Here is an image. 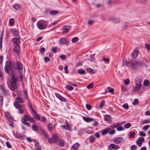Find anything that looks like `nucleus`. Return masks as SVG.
<instances>
[{"instance_id":"obj_1","label":"nucleus","mask_w":150,"mask_h":150,"mask_svg":"<svg viewBox=\"0 0 150 150\" xmlns=\"http://www.w3.org/2000/svg\"><path fill=\"white\" fill-rule=\"evenodd\" d=\"M47 23L43 21H39L37 23L38 28L40 30L45 29L47 27Z\"/></svg>"},{"instance_id":"obj_2","label":"nucleus","mask_w":150,"mask_h":150,"mask_svg":"<svg viewBox=\"0 0 150 150\" xmlns=\"http://www.w3.org/2000/svg\"><path fill=\"white\" fill-rule=\"evenodd\" d=\"M136 86L133 88V91L136 92L140 90L142 86V83L141 79H138L136 81Z\"/></svg>"},{"instance_id":"obj_3","label":"nucleus","mask_w":150,"mask_h":150,"mask_svg":"<svg viewBox=\"0 0 150 150\" xmlns=\"http://www.w3.org/2000/svg\"><path fill=\"white\" fill-rule=\"evenodd\" d=\"M60 140V138L57 135H54L51 138L48 139L50 143L52 144L55 142H58Z\"/></svg>"},{"instance_id":"obj_4","label":"nucleus","mask_w":150,"mask_h":150,"mask_svg":"<svg viewBox=\"0 0 150 150\" xmlns=\"http://www.w3.org/2000/svg\"><path fill=\"white\" fill-rule=\"evenodd\" d=\"M14 105L16 108L18 110V112L20 114L23 113V108L22 106L17 103H14Z\"/></svg>"},{"instance_id":"obj_5","label":"nucleus","mask_w":150,"mask_h":150,"mask_svg":"<svg viewBox=\"0 0 150 150\" xmlns=\"http://www.w3.org/2000/svg\"><path fill=\"white\" fill-rule=\"evenodd\" d=\"M11 61L8 60L6 62L5 66V70L7 74L8 73L9 70L11 68Z\"/></svg>"},{"instance_id":"obj_6","label":"nucleus","mask_w":150,"mask_h":150,"mask_svg":"<svg viewBox=\"0 0 150 150\" xmlns=\"http://www.w3.org/2000/svg\"><path fill=\"white\" fill-rule=\"evenodd\" d=\"M8 85L9 88L12 91H14L17 88L16 84H13L10 83H8Z\"/></svg>"},{"instance_id":"obj_7","label":"nucleus","mask_w":150,"mask_h":150,"mask_svg":"<svg viewBox=\"0 0 150 150\" xmlns=\"http://www.w3.org/2000/svg\"><path fill=\"white\" fill-rule=\"evenodd\" d=\"M12 42L15 44L14 45H19L20 43V39L17 38H14L12 39Z\"/></svg>"},{"instance_id":"obj_8","label":"nucleus","mask_w":150,"mask_h":150,"mask_svg":"<svg viewBox=\"0 0 150 150\" xmlns=\"http://www.w3.org/2000/svg\"><path fill=\"white\" fill-rule=\"evenodd\" d=\"M144 141V138L142 137H140L136 141V143L139 147H140L142 145V143Z\"/></svg>"},{"instance_id":"obj_9","label":"nucleus","mask_w":150,"mask_h":150,"mask_svg":"<svg viewBox=\"0 0 150 150\" xmlns=\"http://www.w3.org/2000/svg\"><path fill=\"white\" fill-rule=\"evenodd\" d=\"M14 47L13 49L14 51L18 55H19L21 51V48L19 45H14Z\"/></svg>"},{"instance_id":"obj_10","label":"nucleus","mask_w":150,"mask_h":150,"mask_svg":"<svg viewBox=\"0 0 150 150\" xmlns=\"http://www.w3.org/2000/svg\"><path fill=\"white\" fill-rule=\"evenodd\" d=\"M55 94L56 96L61 101L64 102H66L67 101L66 99L64 97L61 96L59 94L55 93Z\"/></svg>"},{"instance_id":"obj_11","label":"nucleus","mask_w":150,"mask_h":150,"mask_svg":"<svg viewBox=\"0 0 150 150\" xmlns=\"http://www.w3.org/2000/svg\"><path fill=\"white\" fill-rule=\"evenodd\" d=\"M123 138L121 137L116 138L114 141V142L117 144L123 142Z\"/></svg>"},{"instance_id":"obj_12","label":"nucleus","mask_w":150,"mask_h":150,"mask_svg":"<svg viewBox=\"0 0 150 150\" xmlns=\"http://www.w3.org/2000/svg\"><path fill=\"white\" fill-rule=\"evenodd\" d=\"M137 64V62H136L131 61L127 63L126 65L130 67H133L134 66Z\"/></svg>"},{"instance_id":"obj_13","label":"nucleus","mask_w":150,"mask_h":150,"mask_svg":"<svg viewBox=\"0 0 150 150\" xmlns=\"http://www.w3.org/2000/svg\"><path fill=\"white\" fill-rule=\"evenodd\" d=\"M138 50L136 49L134 50L132 54V56L133 58H135L138 56Z\"/></svg>"},{"instance_id":"obj_14","label":"nucleus","mask_w":150,"mask_h":150,"mask_svg":"<svg viewBox=\"0 0 150 150\" xmlns=\"http://www.w3.org/2000/svg\"><path fill=\"white\" fill-rule=\"evenodd\" d=\"M80 144L78 143H76L72 146L71 150H77Z\"/></svg>"},{"instance_id":"obj_15","label":"nucleus","mask_w":150,"mask_h":150,"mask_svg":"<svg viewBox=\"0 0 150 150\" xmlns=\"http://www.w3.org/2000/svg\"><path fill=\"white\" fill-rule=\"evenodd\" d=\"M110 149H119V146L115 144H110L108 147Z\"/></svg>"},{"instance_id":"obj_16","label":"nucleus","mask_w":150,"mask_h":150,"mask_svg":"<svg viewBox=\"0 0 150 150\" xmlns=\"http://www.w3.org/2000/svg\"><path fill=\"white\" fill-rule=\"evenodd\" d=\"M11 32L13 33L15 37H17L19 36L18 31H17L15 29H13L11 30Z\"/></svg>"},{"instance_id":"obj_17","label":"nucleus","mask_w":150,"mask_h":150,"mask_svg":"<svg viewBox=\"0 0 150 150\" xmlns=\"http://www.w3.org/2000/svg\"><path fill=\"white\" fill-rule=\"evenodd\" d=\"M110 130V128H107L101 130V134L103 135L106 134Z\"/></svg>"},{"instance_id":"obj_18","label":"nucleus","mask_w":150,"mask_h":150,"mask_svg":"<svg viewBox=\"0 0 150 150\" xmlns=\"http://www.w3.org/2000/svg\"><path fill=\"white\" fill-rule=\"evenodd\" d=\"M83 119L85 121L87 122H91L93 121H94L95 120L93 118H91L88 117H83Z\"/></svg>"},{"instance_id":"obj_19","label":"nucleus","mask_w":150,"mask_h":150,"mask_svg":"<svg viewBox=\"0 0 150 150\" xmlns=\"http://www.w3.org/2000/svg\"><path fill=\"white\" fill-rule=\"evenodd\" d=\"M69 42V41L66 40L65 39L62 38L60 40L59 43L62 45L67 44Z\"/></svg>"},{"instance_id":"obj_20","label":"nucleus","mask_w":150,"mask_h":150,"mask_svg":"<svg viewBox=\"0 0 150 150\" xmlns=\"http://www.w3.org/2000/svg\"><path fill=\"white\" fill-rule=\"evenodd\" d=\"M16 78L15 77L14 74L13 75L11 76V79L10 83L13 84H16Z\"/></svg>"},{"instance_id":"obj_21","label":"nucleus","mask_w":150,"mask_h":150,"mask_svg":"<svg viewBox=\"0 0 150 150\" xmlns=\"http://www.w3.org/2000/svg\"><path fill=\"white\" fill-rule=\"evenodd\" d=\"M16 68L19 69H23L22 64L19 62L17 63Z\"/></svg>"},{"instance_id":"obj_22","label":"nucleus","mask_w":150,"mask_h":150,"mask_svg":"<svg viewBox=\"0 0 150 150\" xmlns=\"http://www.w3.org/2000/svg\"><path fill=\"white\" fill-rule=\"evenodd\" d=\"M23 99H22L21 97H17L16 98V102L18 103H21L23 102Z\"/></svg>"},{"instance_id":"obj_23","label":"nucleus","mask_w":150,"mask_h":150,"mask_svg":"<svg viewBox=\"0 0 150 150\" xmlns=\"http://www.w3.org/2000/svg\"><path fill=\"white\" fill-rule=\"evenodd\" d=\"M61 127H63L64 129L66 130H71V127L69 125V124L68 123L66 125L62 126Z\"/></svg>"},{"instance_id":"obj_24","label":"nucleus","mask_w":150,"mask_h":150,"mask_svg":"<svg viewBox=\"0 0 150 150\" xmlns=\"http://www.w3.org/2000/svg\"><path fill=\"white\" fill-rule=\"evenodd\" d=\"M5 115L6 117L9 120H11L12 119V117L11 116L10 114L8 112H5Z\"/></svg>"},{"instance_id":"obj_25","label":"nucleus","mask_w":150,"mask_h":150,"mask_svg":"<svg viewBox=\"0 0 150 150\" xmlns=\"http://www.w3.org/2000/svg\"><path fill=\"white\" fill-rule=\"evenodd\" d=\"M87 71L89 73H91L92 74L95 73L97 72V70H93L90 68H88L87 69Z\"/></svg>"},{"instance_id":"obj_26","label":"nucleus","mask_w":150,"mask_h":150,"mask_svg":"<svg viewBox=\"0 0 150 150\" xmlns=\"http://www.w3.org/2000/svg\"><path fill=\"white\" fill-rule=\"evenodd\" d=\"M30 116L28 115H24L23 118L22 119L21 121H28L29 120Z\"/></svg>"},{"instance_id":"obj_27","label":"nucleus","mask_w":150,"mask_h":150,"mask_svg":"<svg viewBox=\"0 0 150 150\" xmlns=\"http://www.w3.org/2000/svg\"><path fill=\"white\" fill-rule=\"evenodd\" d=\"M21 6L20 5L18 4H16L14 5L13 6V8L15 10H19L21 8Z\"/></svg>"},{"instance_id":"obj_28","label":"nucleus","mask_w":150,"mask_h":150,"mask_svg":"<svg viewBox=\"0 0 150 150\" xmlns=\"http://www.w3.org/2000/svg\"><path fill=\"white\" fill-rule=\"evenodd\" d=\"M77 72L80 74H84L86 73L85 71L82 69H78Z\"/></svg>"},{"instance_id":"obj_29","label":"nucleus","mask_w":150,"mask_h":150,"mask_svg":"<svg viewBox=\"0 0 150 150\" xmlns=\"http://www.w3.org/2000/svg\"><path fill=\"white\" fill-rule=\"evenodd\" d=\"M57 143H58V144L61 146H63L64 145V141L61 139L60 138L59 141L57 142Z\"/></svg>"},{"instance_id":"obj_30","label":"nucleus","mask_w":150,"mask_h":150,"mask_svg":"<svg viewBox=\"0 0 150 150\" xmlns=\"http://www.w3.org/2000/svg\"><path fill=\"white\" fill-rule=\"evenodd\" d=\"M35 145L37 150H41L40 146L38 142H37L36 143H35Z\"/></svg>"},{"instance_id":"obj_31","label":"nucleus","mask_w":150,"mask_h":150,"mask_svg":"<svg viewBox=\"0 0 150 150\" xmlns=\"http://www.w3.org/2000/svg\"><path fill=\"white\" fill-rule=\"evenodd\" d=\"M104 120L108 122L110 121V116L108 115H106L105 116Z\"/></svg>"},{"instance_id":"obj_32","label":"nucleus","mask_w":150,"mask_h":150,"mask_svg":"<svg viewBox=\"0 0 150 150\" xmlns=\"http://www.w3.org/2000/svg\"><path fill=\"white\" fill-rule=\"evenodd\" d=\"M89 140L91 143L93 142L96 139L95 137L93 136H91L89 137Z\"/></svg>"},{"instance_id":"obj_33","label":"nucleus","mask_w":150,"mask_h":150,"mask_svg":"<svg viewBox=\"0 0 150 150\" xmlns=\"http://www.w3.org/2000/svg\"><path fill=\"white\" fill-rule=\"evenodd\" d=\"M118 126L117 124H115L113 125H111L108 127V128H110V130L112 129L113 128H116L117 126Z\"/></svg>"},{"instance_id":"obj_34","label":"nucleus","mask_w":150,"mask_h":150,"mask_svg":"<svg viewBox=\"0 0 150 150\" xmlns=\"http://www.w3.org/2000/svg\"><path fill=\"white\" fill-rule=\"evenodd\" d=\"M16 137L20 139H21L22 138V137L21 134H19L18 133H16Z\"/></svg>"},{"instance_id":"obj_35","label":"nucleus","mask_w":150,"mask_h":150,"mask_svg":"<svg viewBox=\"0 0 150 150\" xmlns=\"http://www.w3.org/2000/svg\"><path fill=\"white\" fill-rule=\"evenodd\" d=\"M14 20L13 18H11L9 21V23L11 26H13L14 25Z\"/></svg>"},{"instance_id":"obj_36","label":"nucleus","mask_w":150,"mask_h":150,"mask_svg":"<svg viewBox=\"0 0 150 150\" xmlns=\"http://www.w3.org/2000/svg\"><path fill=\"white\" fill-rule=\"evenodd\" d=\"M35 115L34 116V117L35 118L38 120H40V115L38 114L37 112L34 114Z\"/></svg>"},{"instance_id":"obj_37","label":"nucleus","mask_w":150,"mask_h":150,"mask_svg":"<svg viewBox=\"0 0 150 150\" xmlns=\"http://www.w3.org/2000/svg\"><path fill=\"white\" fill-rule=\"evenodd\" d=\"M59 12L58 11L55 10V11H51L50 12V13L52 15H54L55 14H57Z\"/></svg>"},{"instance_id":"obj_38","label":"nucleus","mask_w":150,"mask_h":150,"mask_svg":"<svg viewBox=\"0 0 150 150\" xmlns=\"http://www.w3.org/2000/svg\"><path fill=\"white\" fill-rule=\"evenodd\" d=\"M150 122V120L145 119L142 121V124H144L146 123H149Z\"/></svg>"},{"instance_id":"obj_39","label":"nucleus","mask_w":150,"mask_h":150,"mask_svg":"<svg viewBox=\"0 0 150 150\" xmlns=\"http://www.w3.org/2000/svg\"><path fill=\"white\" fill-rule=\"evenodd\" d=\"M1 89L2 92L4 94H6L7 93V91L6 90L4 87L2 86L1 87Z\"/></svg>"},{"instance_id":"obj_40","label":"nucleus","mask_w":150,"mask_h":150,"mask_svg":"<svg viewBox=\"0 0 150 150\" xmlns=\"http://www.w3.org/2000/svg\"><path fill=\"white\" fill-rule=\"evenodd\" d=\"M104 105H105V101L104 100H103L101 101V102L100 104V106H99L100 108V109H102V107L104 106Z\"/></svg>"},{"instance_id":"obj_41","label":"nucleus","mask_w":150,"mask_h":150,"mask_svg":"<svg viewBox=\"0 0 150 150\" xmlns=\"http://www.w3.org/2000/svg\"><path fill=\"white\" fill-rule=\"evenodd\" d=\"M32 128L33 130L35 131H37L38 130V127L35 124L32 125Z\"/></svg>"},{"instance_id":"obj_42","label":"nucleus","mask_w":150,"mask_h":150,"mask_svg":"<svg viewBox=\"0 0 150 150\" xmlns=\"http://www.w3.org/2000/svg\"><path fill=\"white\" fill-rule=\"evenodd\" d=\"M131 126V125L129 123H127L125 124L124 125V127L125 128H128L130 127Z\"/></svg>"},{"instance_id":"obj_43","label":"nucleus","mask_w":150,"mask_h":150,"mask_svg":"<svg viewBox=\"0 0 150 150\" xmlns=\"http://www.w3.org/2000/svg\"><path fill=\"white\" fill-rule=\"evenodd\" d=\"M79 40V38L77 37H75L74 38H73L72 39V42H77Z\"/></svg>"},{"instance_id":"obj_44","label":"nucleus","mask_w":150,"mask_h":150,"mask_svg":"<svg viewBox=\"0 0 150 150\" xmlns=\"http://www.w3.org/2000/svg\"><path fill=\"white\" fill-rule=\"evenodd\" d=\"M63 29L64 32L65 33H67L69 32V28H68V27L67 26H65L63 28Z\"/></svg>"},{"instance_id":"obj_45","label":"nucleus","mask_w":150,"mask_h":150,"mask_svg":"<svg viewBox=\"0 0 150 150\" xmlns=\"http://www.w3.org/2000/svg\"><path fill=\"white\" fill-rule=\"evenodd\" d=\"M48 129L50 131H51L52 129V125L50 123L48 124Z\"/></svg>"},{"instance_id":"obj_46","label":"nucleus","mask_w":150,"mask_h":150,"mask_svg":"<svg viewBox=\"0 0 150 150\" xmlns=\"http://www.w3.org/2000/svg\"><path fill=\"white\" fill-rule=\"evenodd\" d=\"M150 127L149 125H147L144 126L142 128V129L145 130L146 131Z\"/></svg>"},{"instance_id":"obj_47","label":"nucleus","mask_w":150,"mask_h":150,"mask_svg":"<svg viewBox=\"0 0 150 150\" xmlns=\"http://www.w3.org/2000/svg\"><path fill=\"white\" fill-rule=\"evenodd\" d=\"M124 81V84L126 85H129L130 83L129 80L128 79L125 80Z\"/></svg>"},{"instance_id":"obj_48","label":"nucleus","mask_w":150,"mask_h":150,"mask_svg":"<svg viewBox=\"0 0 150 150\" xmlns=\"http://www.w3.org/2000/svg\"><path fill=\"white\" fill-rule=\"evenodd\" d=\"M93 83H91L90 84L88 85L87 86V88L88 89H90L93 87Z\"/></svg>"},{"instance_id":"obj_49","label":"nucleus","mask_w":150,"mask_h":150,"mask_svg":"<svg viewBox=\"0 0 150 150\" xmlns=\"http://www.w3.org/2000/svg\"><path fill=\"white\" fill-rule=\"evenodd\" d=\"M66 88L69 91L72 90L73 89V88L72 86L69 85L66 86Z\"/></svg>"},{"instance_id":"obj_50","label":"nucleus","mask_w":150,"mask_h":150,"mask_svg":"<svg viewBox=\"0 0 150 150\" xmlns=\"http://www.w3.org/2000/svg\"><path fill=\"white\" fill-rule=\"evenodd\" d=\"M108 88L109 89L108 91V92L111 93H113L114 92V89L113 88H112L111 89L110 87H108Z\"/></svg>"},{"instance_id":"obj_51","label":"nucleus","mask_w":150,"mask_h":150,"mask_svg":"<svg viewBox=\"0 0 150 150\" xmlns=\"http://www.w3.org/2000/svg\"><path fill=\"white\" fill-rule=\"evenodd\" d=\"M111 129V130L110 131H109L108 132L109 134L110 135H112L115 134V130L112 129Z\"/></svg>"},{"instance_id":"obj_52","label":"nucleus","mask_w":150,"mask_h":150,"mask_svg":"<svg viewBox=\"0 0 150 150\" xmlns=\"http://www.w3.org/2000/svg\"><path fill=\"white\" fill-rule=\"evenodd\" d=\"M140 135L141 137H145L146 136V134L142 131H140L139 132Z\"/></svg>"},{"instance_id":"obj_53","label":"nucleus","mask_w":150,"mask_h":150,"mask_svg":"<svg viewBox=\"0 0 150 150\" xmlns=\"http://www.w3.org/2000/svg\"><path fill=\"white\" fill-rule=\"evenodd\" d=\"M123 107L126 110L129 108V106L127 104L125 103L123 105Z\"/></svg>"},{"instance_id":"obj_54","label":"nucleus","mask_w":150,"mask_h":150,"mask_svg":"<svg viewBox=\"0 0 150 150\" xmlns=\"http://www.w3.org/2000/svg\"><path fill=\"white\" fill-rule=\"evenodd\" d=\"M131 150H135L137 149V146L134 145H132L130 147Z\"/></svg>"},{"instance_id":"obj_55","label":"nucleus","mask_w":150,"mask_h":150,"mask_svg":"<svg viewBox=\"0 0 150 150\" xmlns=\"http://www.w3.org/2000/svg\"><path fill=\"white\" fill-rule=\"evenodd\" d=\"M6 145L9 148H12V146L8 142H7L6 143Z\"/></svg>"},{"instance_id":"obj_56","label":"nucleus","mask_w":150,"mask_h":150,"mask_svg":"<svg viewBox=\"0 0 150 150\" xmlns=\"http://www.w3.org/2000/svg\"><path fill=\"white\" fill-rule=\"evenodd\" d=\"M124 130V128L122 126L118 127L117 128V130L118 131H121Z\"/></svg>"},{"instance_id":"obj_57","label":"nucleus","mask_w":150,"mask_h":150,"mask_svg":"<svg viewBox=\"0 0 150 150\" xmlns=\"http://www.w3.org/2000/svg\"><path fill=\"white\" fill-rule=\"evenodd\" d=\"M29 120L31 123H34L35 121V119H33V117H30Z\"/></svg>"},{"instance_id":"obj_58","label":"nucleus","mask_w":150,"mask_h":150,"mask_svg":"<svg viewBox=\"0 0 150 150\" xmlns=\"http://www.w3.org/2000/svg\"><path fill=\"white\" fill-rule=\"evenodd\" d=\"M26 121H22V122L28 127H30V124L28 122H27Z\"/></svg>"},{"instance_id":"obj_59","label":"nucleus","mask_w":150,"mask_h":150,"mask_svg":"<svg viewBox=\"0 0 150 150\" xmlns=\"http://www.w3.org/2000/svg\"><path fill=\"white\" fill-rule=\"evenodd\" d=\"M135 134V132H131L130 134L129 135V137H132L133 138L134 137V135Z\"/></svg>"},{"instance_id":"obj_60","label":"nucleus","mask_w":150,"mask_h":150,"mask_svg":"<svg viewBox=\"0 0 150 150\" xmlns=\"http://www.w3.org/2000/svg\"><path fill=\"white\" fill-rule=\"evenodd\" d=\"M51 51L53 52H57V47H52V49Z\"/></svg>"},{"instance_id":"obj_61","label":"nucleus","mask_w":150,"mask_h":150,"mask_svg":"<svg viewBox=\"0 0 150 150\" xmlns=\"http://www.w3.org/2000/svg\"><path fill=\"white\" fill-rule=\"evenodd\" d=\"M60 57L61 59L64 60L66 59V56L64 55H61L60 56Z\"/></svg>"},{"instance_id":"obj_62","label":"nucleus","mask_w":150,"mask_h":150,"mask_svg":"<svg viewBox=\"0 0 150 150\" xmlns=\"http://www.w3.org/2000/svg\"><path fill=\"white\" fill-rule=\"evenodd\" d=\"M149 83V82L148 80H145L144 81V85L147 86Z\"/></svg>"},{"instance_id":"obj_63","label":"nucleus","mask_w":150,"mask_h":150,"mask_svg":"<svg viewBox=\"0 0 150 150\" xmlns=\"http://www.w3.org/2000/svg\"><path fill=\"white\" fill-rule=\"evenodd\" d=\"M145 47L148 50H149L150 49V45L149 44H145Z\"/></svg>"},{"instance_id":"obj_64","label":"nucleus","mask_w":150,"mask_h":150,"mask_svg":"<svg viewBox=\"0 0 150 150\" xmlns=\"http://www.w3.org/2000/svg\"><path fill=\"white\" fill-rule=\"evenodd\" d=\"M86 107L87 109L88 110H90L91 108V105L88 104H86Z\"/></svg>"}]
</instances>
